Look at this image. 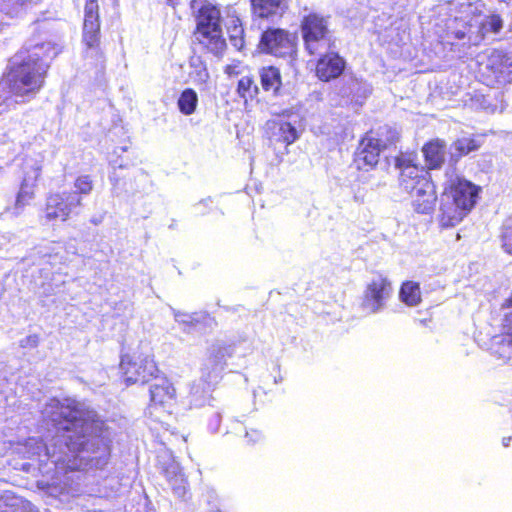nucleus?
<instances>
[{
	"mask_svg": "<svg viewBox=\"0 0 512 512\" xmlns=\"http://www.w3.org/2000/svg\"><path fill=\"white\" fill-rule=\"evenodd\" d=\"M42 415L57 429L50 444L38 438H29L24 444V456L32 458L44 453L55 464H63L70 470L84 469L88 465H99L109 455L104 423L95 411L83 403L66 399H50Z\"/></svg>",
	"mask_w": 512,
	"mask_h": 512,
	"instance_id": "f257e3e1",
	"label": "nucleus"
},
{
	"mask_svg": "<svg viewBox=\"0 0 512 512\" xmlns=\"http://www.w3.org/2000/svg\"><path fill=\"white\" fill-rule=\"evenodd\" d=\"M60 52L51 42L20 51L10 61V69L0 82V114L33 98L42 88L50 61Z\"/></svg>",
	"mask_w": 512,
	"mask_h": 512,
	"instance_id": "f03ea898",
	"label": "nucleus"
},
{
	"mask_svg": "<svg viewBox=\"0 0 512 512\" xmlns=\"http://www.w3.org/2000/svg\"><path fill=\"white\" fill-rule=\"evenodd\" d=\"M232 355L231 347L221 343H213L207 350L206 358L201 365V376L190 387V403L201 407L211 399V393L219 383L226 360Z\"/></svg>",
	"mask_w": 512,
	"mask_h": 512,
	"instance_id": "7ed1b4c3",
	"label": "nucleus"
},
{
	"mask_svg": "<svg viewBox=\"0 0 512 512\" xmlns=\"http://www.w3.org/2000/svg\"><path fill=\"white\" fill-rule=\"evenodd\" d=\"M301 33L305 49L311 55H321L331 43V35L328 29V19L311 12L305 15L301 21Z\"/></svg>",
	"mask_w": 512,
	"mask_h": 512,
	"instance_id": "20e7f679",
	"label": "nucleus"
},
{
	"mask_svg": "<svg viewBox=\"0 0 512 512\" xmlns=\"http://www.w3.org/2000/svg\"><path fill=\"white\" fill-rule=\"evenodd\" d=\"M120 369L128 384H145L159 372L153 358L142 354L124 355L120 362Z\"/></svg>",
	"mask_w": 512,
	"mask_h": 512,
	"instance_id": "39448f33",
	"label": "nucleus"
},
{
	"mask_svg": "<svg viewBox=\"0 0 512 512\" xmlns=\"http://www.w3.org/2000/svg\"><path fill=\"white\" fill-rule=\"evenodd\" d=\"M82 206V198L68 191L50 193L46 198L44 217L47 221L60 220L65 222L71 214H78Z\"/></svg>",
	"mask_w": 512,
	"mask_h": 512,
	"instance_id": "423d86ee",
	"label": "nucleus"
},
{
	"mask_svg": "<svg viewBox=\"0 0 512 512\" xmlns=\"http://www.w3.org/2000/svg\"><path fill=\"white\" fill-rule=\"evenodd\" d=\"M190 8L197 22L199 33L212 39L220 33V11L208 0H191Z\"/></svg>",
	"mask_w": 512,
	"mask_h": 512,
	"instance_id": "0eeeda50",
	"label": "nucleus"
},
{
	"mask_svg": "<svg viewBox=\"0 0 512 512\" xmlns=\"http://www.w3.org/2000/svg\"><path fill=\"white\" fill-rule=\"evenodd\" d=\"M396 167L400 170L399 185L407 193H416L420 190L422 182L430 181L427 173L413 164L411 155H401L396 158Z\"/></svg>",
	"mask_w": 512,
	"mask_h": 512,
	"instance_id": "6e6552de",
	"label": "nucleus"
},
{
	"mask_svg": "<svg viewBox=\"0 0 512 512\" xmlns=\"http://www.w3.org/2000/svg\"><path fill=\"white\" fill-rule=\"evenodd\" d=\"M259 47L261 51L283 57L293 50L291 34L279 28L268 29L263 32Z\"/></svg>",
	"mask_w": 512,
	"mask_h": 512,
	"instance_id": "1a4fd4ad",
	"label": "nucleus"
},
{
	"mask_svg": "<svg viewBox=\"0 0 512 512\" xmlns=\"http://www.w3.org/2000/svg\"><path fill=\"white\" fill-rule=\"evenodd\" d=\"M392 286L387 278L379 275L374 277L365 291L363 306L372 313L380 311L385 301L391 296Z\"/></svg>",
	"mask_w": 512,
	"mask_h": 512,
	"instance_id": "9d476101",
	"label": "nucleus"
},
{
	"mask_svg": "<svg viewBox=\"0 0 512 512\" xmlns=\"http://www.w3.org/2000/svg\"><path fill=\"white\" fill-rule=\"evenodd\" d=\"M388 146L386 141L367 135L362 139L355 162L359 169L374 167L379 161L380 152Z\"/></svg>",
	"mask_w": 512,
	"mask_h": 512,
	"instance_id": "9b49d317",
	"label": "nucleus"
},
{
	"mask_svg": "<svg viewBox=\"0 0 512 512\" xmlns=\"http://www.w3.org/2000/svg\"><path fill=\"white\" fill-rule=\"evenodd\" d=\"M443 194L451 196L456 203L471 210L476 203L478 188L471 182L457 177L445 188Z\"/></svg>",
	"mask_w": 512,
	"mask_h": 512,
	"instance_id": "f8f14e48",
	"label": "nucleus"
},
{
	"mask_svg": "<svg viewBox=\"0 0 512 512\" xmlns=\"http://www.w3.org/2000/svg\"><path fill=\"white\" fill-rule=\"evenodd\" d=\"M470 209L456 203L454 198L442 193L440 198V223L443 227H453L460 223Z\"/></svg>",
	"mask_w": 512,
	"mask_h": 512,
	"instance_id": "ddd939ff",
	"label": "nucleus"
},
{
	"mask_svg": "<svg viewBox=\"0 0 512 512\" xmlns=\"http://www.w3.org/2000/svg\"><path fill=\"white\" fill-rule=\"evenodd\" d=\"M152 379L153 383L150 386L151 409H156L157 406H164L174 401L176 390L172 383L165 376H159L157 373Z\"/></svg>",
	"mask_w": 512,
	"mask_h": 512,
	"instance_id": "4468645a",
	"label": "nucleus"
},
{
	"mask_svg": "<svg viewBox=\"0 0 512 512\" xmlns=\"http://www.w3.org/2000/svg\"><path fill=\"white\" fill-rule=\"evenodd\" d=\"M41 164L34 161L25 175L16 198V208H22L34 198V188L41 174Z\"/></svg>",
	"mask_w": 512,
	"mask_h": 512,
	"instance_id": "2eb2a0df",
	"label": "nucleus"
},
{
	"mask_svg": "<svg viewBox=\"0 0 512 512\" xmlns=\"http://www.w3.org/2000/svg\"><path fill=\"white\" fill-rule=\"evenodd\" d=\"M344 67L345 62L337 53H326L318 60L316 73L322 81H329L340 76Z\"/></svg>",
	"mask_w": 512,
	"mask_h": 512,
	"instance_id": "dca6fc26",
	"label": "nucleus"
},
{
	"mask_svg": "<svg viewBox=\"0 0 512 512\" xmlns=\"http://www.w3.org/2000/svg\"><path fill=\"white\" fill-rule=\"evenodd\" d=\"M420 190L412 193L413 206L418 213L427 214L434 208L436 202L435 186L431 181H424Z\"/></svg>",
	"mask_w": 512,
	"mask_h": 512,
	"instance_id": "f3484780",
	"label": "nucleus"
},
{
	"mask_svg": "<svg viewBox=\"0 0 512 512\" xmlns=\"http://www.w3.org/2000/svg\"><path fill=\"white\" fill-rule=\"evenodd\" d=\"M253 13L260 18L282 16L288 8L287 0H251Z\"/></svg>",
	"mask_w": 512,
	"mask_h": 512,
	"instance_id": "a211bd4d",
	"label": "nucleus"
},
{
	"mask_svg": "<svg viewBox=\"0 0 512 512\" xmlns=\"http://www.w3.org/2000/svg\"><path fill=\"white\" fill-rule=\"evenodd\" d=\"M267 126L268 129L272 130V137L276 141H280L289 145L295 142L298 138V132L296 128L289 122L283 120L269 121Z\"/></svg>",
	"mask_w": 512,
	"mask_h": 512,
	"instance_id": "6ab92c4d",
	"label": "nucleus"
},
{
	"mask_svg": "<svg viewBox=\"0 0 512 512\" xmlns=\"http://www.w3.org/2000/svg\"><path fill=\"white\" fill-rule=\"evenodd\" d=\"M491 354L504 362L512 359V334L503 333L495 335L491 338L490 343Z\"/></svg>",
	"mask_w": 512,
	"mask_h": 512,
	"instance_id": "aec40b11",
	"label": "nucleus"
},
{
	"mask_svg": "<svg viewBox=\"0 0 512 512\" xmlns=\"http://www.w3.org/2000/svg\"><path fill=\"white\" fill-rule=\"evenodd\" d=\"M425 160L431 169L438 168L445 159V143L439 139L427 143L423 149Z\"/></svg>",
	"mask_w": 512,
	"mask_h": 512,
	"instance_id": "412c9836",
	"label": "nucleus"
},
{
	"mask_svg": "<svg viewBox=\"0 0 512 512\" xmlns=\"http://www.w3.org/2000/svg\"><path fill=\"white\" fill-rule=\"evenodd\" d=\"M262 89L276 95L282 85L280 72L275 67H264L260 70Z\"/></svg>",
	"mask_w": 512,
	"mask_h": 512,
	"instance_id": "4be33fe9",
	"label": "nucleus"
},
{
	"mask_svg": "<svg viewBox=\"0 0 512 512\" xmlns=\"http://www.w3.org/2000/svg\"><path fill=\"white\" fill-rule=\"evenodd\" d=\"M166 477L170 482L171 488L174 494L180 498L185 497L187 489H186V481L183 478L182 473L179 470L177 465H171L165 471Z\"/></svg>",
	"mask_w": 512,
	"mask_h": 512,
	"instance_id": "5701e85b",
	"label": "nucleus"
},
{
	"mask_svg": "<svg viewBox=\"0 0 512 512\" xmlns=\"http://www.w3.org/2000/svg\"><path fill=\"white\" fill-rule=\"evenodd\" d=\"M400 299L408 306H416L421 302L420 286L417 282L407 281L402 284Z\"/></svg>",
	"mask_w": 512,
	"mask_h": 512,
	"instance_id": "b1692460",
	"label": "nucleus"
},
{
	"mask_svg": "<svg viewBox=\"0 0 512 512\" xmlns=\"http://www.w3.org/2000/svg\"><path fill=\"white\" fill-rule=\"evenodd\" d=\"M197 103V93L190 88L185 89L178 99L179 110L185 115H191L195 111Z\"/></svg>",
	"mask_w": 512,
	"mask_h": 512,
	"instance_id": "393cba45",
	"label": "nucleus"
},
{
	"mask_svg": "<svg viewBox=\"0 0 512 512\" xmlns=\"http://www.w3.org/2000/svg\"><path fill=\"white\" fill-rule=\"evenodd\" d=\"M503 28V20L499 15H490L485 17L484 20L480 22L479 26V38L480 40H483L486 33L493 32V33H499L501 29Z\"/></svg>",
	"mask_w": 512,
	"mask_h": 512,
	"instance_id": "a878e982",
	"label": "nucleus"
},
{
	"mask_svg": "<svg viewBox=\"0 0 512 512\" xmlns=\"http://www.w3.org/2000/svg\"><path fill=\"white\" fill-rule=\"evenodd\" d=\"M228 34L232 45L241 49L243 47V28L240 24V20L238 18H232L230 20L229 25L227 26Z\"/></svg>",
	"mask_w": 512,
	"mask_h": 512,
	"instance_id": "bb28decb",
	"label": "nucleus"
},
{
	"mask_svg": "<svg viewBox=\"0 0 512 512\" xmlns=\"http://www.w3.org/2000/svg\"><path fill=\"white\" fill-rule=\"evenodd\" d=\"M237 91L242 98H254L259 88L250 76H243L238 82Z\"/></svg>",
	"mask_w": 512,
	"mask_h": 512,
	"instance_id": "cd10ccee",
	"label": "nucleus"
},
{
	"mask_svg": "<svg viewBox=\"0 0 512 512\" xmlns=\"http://www.w3.org/2000/svg\"><path fill=\"white\" fill-rule=\"evenodd\" d=\"M41 0H0V11L6 14L18 13L21 8L37 4Z\"/></svg>",
	"mask_w": 512,
	"mask_h": 512,
	"instance_id": "c85d7f7f",
	"label": "nucleus"
},
{
	"mask_svg": "<svg viewBox=\"0 0 512 512\" xmlns=\"http://www.w3.org/2000/svg\"><path fill=\"white\" fill-rule=\"evenodd\" d=\"M452 147L458 152V156H463L477 150L480 144L473 138L463 137L456 140Z\"/></svg>",
	"mask_w": 512,
	"mask_h": 512,
	"instance_id": "c756f323",
	"label": "nucleus"
},
{
	"mask_svg": "<svg viewBox=\"0 0 512 512\" xmlns=\"http://www.w3.org/2000/svg\"><path fill=\"white\" fill-rule=\"evenodd\" d=\"M4 501H8L9 506L12 512H31L32 505L30 502L20 498L13 496L10 493H5L3 496Z\"/></svg>",
	"mask_w": 512,
	"mask_h": 512,
	"instance_id": "7c9ffc66",
	"label": "nucleus"
},
{
	"mask_svg": "<svg viewBox=\"0 0 512 512\" xmlns=\"http://www.w3.org/2000/svg\"><path fill=\"white\" fill-rule=\"evenodd\" d=\"M93 189V183L88 175L79 176L74 182V190L68 191L69 193H76L81 195H88Z\"/></svg>",
	"mask_w": 512,
	"mask_h": 512,
	"instance_id": "2f4dec72",
	"label": "nucleus"
},
{
	"mask_svg": "<svg viewBox=\"0 0 512 512\" xmlns=\"http://www.w3.org/2000/svg\"><path fill=\"white\" fill-rule=\"evenodd\" d=\"M501 327L503 332L512 334V293L502 307Z\"/></svg>",
	"mask_w": 512,
	"mask_h": 512,
	"instance_id": "473e14b6",
	"label": "nucleus"
},
{
	"mask_svg": "<svg viewBox=\"0 0 512 512\" xmlns=\"http://www.w3.org/2000/svg\"><path fill=\"white\" fill-rule=\"evenodd\" d=\"M193 70L190 72V77L196 84H205L209 79V73L206 67L201 63L192 62Z\"/></svg>",
	"mask_w": 512,
	"mask_h": 512,
	"instance_id": "72a5a7b5",
	"label": "nucleus"
},
{
	"mask_svg": "<svg viewBox=\"0 0 512 512\" xmlns=\"http://www.w3.org/2000/svg\"><path fill=\"white\" fill-rule=\"evenodd\" d=\"M83 40L87 46L88 53H90L91 56L97 55L99 53V33H83Z\"/></svg>",
	"mask_w": 512,
	"mask_h": 512,
	"instance_id": "f704fd0d",
	"label": "nucleus"
},
{
	"mask_svg": "<svg viewBox=\"0 0 512 512\" xmlns=\"http://www.w3.org/2000/svg\"><path fill=\"white\" fill-rule=\"evenodd\" d=\"M502 247L508 254H512V225L505 224L501 233Z\"/></svg>",
	"mask_w": 512,
	"mask_h": 512,
	"instance_id": "c9c22d12",
	"label": "nucleus"
},
{
	"mask_svg": "<svg viewBox=\"0 0 512 512\" xmlns=\"http://www.w3.org/2000/svg\"><path fill=\"white\" fill-rule=\"evenodd\" d=\"M174 318L178 323L184 325H194L197 321L194 315L173 310Z\"/></svg>",
	"mask_w": 512,
	"mask_h": 512,
	"instance_id": "e433bc0d",
	"label": "nucleus"
},
{
	"mask_svg": "<svg viewBox=\"0 0 512 512\" xmlns=\"http://www.w3.org/2000/svg\"><path fill=\"white\" fill-rule=\"evenodd\" d=\"M484 6V3H482L481 1H478L476 3H469L468 5L466 4L464 6V12L471 14L473 16H480L483 12Z\"/></svg>",
	"mask_w": 512,
	"mask_h": 512,
	"instance_id": "4c0bfd02",
	"label": "nucleus"
},
{
	"mask_svg": "<svg viewBox=\"0 0 512 512\" xmlns=\"http://www.w3.org/2000/svg\"><path fill=\"white\" fill-rule=\"evenodd\" d=\"M99 29V23H92L91 21L90 23L84 22L83 33H99Z\"/></svg>",
	"mask_w": 512,
	"mask_h": 512,
	"instance_id": "58836bf2",
	"label": "nucleus"
},
{
	"mask_svg": "<svg viewBox=\"0 0 512 512\" xmlns=\"http://www.w3.org/2000/svg\"><path fill=\"white\" fill-rule=\"evenodd\" d=\"M98 5L96 0H87L85 5V13L86 14H98Z\"/></svg>",
	"mask_w": 512,
	"mask_h": 512,
	"instance_id": "ea45409f",
	"label": "nucleus"
},
{
	"mask_svg": "<svg viewBox=\"0 0 512 512\" xmlns=\"http://www.w3.org/2000/svg\"><path fill=\"white\" fill-rule=\"evenodd\" d=\"M246 438L249 439V442L256 443L262 439V434L258 430H251L246 432Z\"/></svg>",
	"mask_w": 512,
	"mask_h": 512,
	"instance_id": "a19ab883",
	"label": "nucleus"
},
{
	"mask_svg": "<svg viewBox=\"0 0 512 512\" xmlns=\"http://www.w3.org/2000/svg\"><path fill=\"white\" fill-rule=\"evenodd\" d=\"M90 21L92 23H94V22L99 23L98 14H86L85 13L84 22L90 23Z\"/></svg>",
	"mask_w": 512,
	"mask_h": 512,
	"instance_id": "79ce46f5",
	"label": "nucleus"
},
{
	"mask_svg": "<svg viewBox=\"0 0 512 512\" xmlns=\"http://www.w3.org/2000/svg\"><path fill=\"white\" fill-rule=\"evenodd\" d=\"M512 440V436L510 437H504L503 440H502V443H503V446L505 447H508L509 446V442Z\"/></svg>",
	"mask_w": 512,
	"mask_h": 512,
	"instance_id": "37998d69",
	"label": "nucleus"
},
{
	"mask_svg": "<svg viewBox=\"0 0 512 512\" xmlns=\"http://www.w3.org/2000/svg\"><path fill=\"white\" fill-rule=\"evenodd\" d=\"M0 512H12L8 501H5V507L1 509Z\"/></svg>",
	"mask_w": 512,
	"mask_h": 512,
	"instance_id": "c03bdc74",
	"label": "nucleus"
},
{
	"mask_svg": "<svg viewBox=\"0 0 512 512\" xmlns=\"http://www.w3.org/2000/svg\"><path fill=\"white\" fill-rule=\"evenodd\" d=\"M456 37H457L458 39H463V38L465 37V34H464L463 32H457V33H456Z\"/></svg>",
	"mask_w": 512,
	"mask_h": 512,
	"instance_id": "a18cd8bd",
	"label": "nucleus"
},
{
	"mask_svg": "<svg viewBox=\"0 0 512 512\" xmlns=\"http://www.w3.org/2000/svg\"><path fill=\"white\" fill-rule=\"evenodd\" d=\"M216 45H220V47H223L225 45V43L222 40L221 41L217 40Z\"/></svg>",
	"mask_w": 512,
	"mask_h": 512,
	"instance_id": "49530a36",
	"label": "nucleus"
},
{
	"mask_svg": "<svg viewBox=\"0 0 512 512\" xmlns=\"http://www.w3.org/2000/svg\"><path fill=\"white\" fill-rule=\"evenodd\" d=\"M396 139V135L394 134L393 137L389 140V144H392Z\"/></svg>",
	"mask_w": 512,
	"mask_h": 512,
	"instance_id": "de8ad7c7",
	"label": "nucleus"
}]
</instances>
